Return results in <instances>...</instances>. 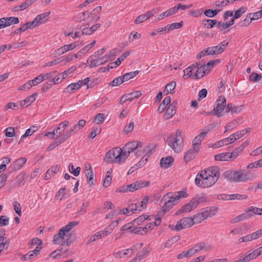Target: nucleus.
Listing matches in <instances>:
<instances>
[{
  "label": "nucleus",
  "mask_w": 262,
  "mask_h": 262,
  "mask_svg": "<svg viewBox=\"0 0 262 262\" xmlns=\"http://www.w3.org/2000/svg\"><path fill=\"white\" fill-rule=\"evenodd\" d=\"M219 177V168L218 167H211L201 171L196 175L195 184L200 187H210L216 183Z\"/></svg>",
  "instance_id": "1"
},
{
  "label": "nucleus",
  "mask_w": 262,
  "mask_h": 262,
  "mask_svg": "<svg viewBox=\"0 0 262 262\" xmlns=\"http://www.w3.org/2000/svg\"><path fill=\"white\" fill-rule=\"evenodd\" d=\"M223 176L227 180L234 182H246L252 181L254 179V175H252L249 170H231L225 171Z\"/></svg>",
  "instance_id": "2"
},
{
  "label": "nucleus",
  "mask_w": 262,
  "mask_h": 262,
  "mask_svg": "<svg viewBox=\"0 0 262 262\" xmlns=\"http://www.w3.org/2000/svg\"><path fill=\"white\" fill-rule=\"evenodd\" d=\"M166 142L175 152L181 151L184 146L183 132L180 129H177L175 133L167 137Z\"/></svg>",
  "instance_id": "3"
},
{
  "label": "nucleus",
  "mask_w": 262,
  "mask_h": 262,
  "mask_svg": "<svg viewBox=\"0 0 262 262\" xmlns=\"http://www.w3.org/2000/svg\"><path fill=\"white\" fill-rule=\"evenodd\" d=\"M126 158H124V153L120 147H115L106 152L104 160L107 163L120 164L124 162Z\"/></svg>",
  "instance_id": "4"
},
{
  "label": "nucleus",
  "mask_w": 262,
  "mask_h": 262,
  "mask_svg": "<svg viewBox=\"0 0 262 262\" xmlns=\"http://www.w3.org/2000/svg\"><path fill=\"white\" fill-rule=\"evenodd\" d=\"M143 143L140 141L135 140L128 142L125 144L122 149L124 153V158L126 159L129 157V154L132 152L136 151V155L137 156H142L141 152H143L144 147L143 146Z\"/></svg>",
  "instance_id": "5"
},
{
  "label": "nucleus",
  "mask_w": 262,
  "mask_h": 262,
  "mask_svg": "<svg viewBox=\"0 0 262 262\" xmlns=\"http://www.w3.org/2000/svg\"><path fill=\"white\" fill-rule=\"evenodd\" d=\"M228 43L224 41L217 46L208 47L206 49L201 51L197 55L198 58H201L206 55H216L223 52Z\"/></svg>",
  "instance_id": "6"
},
{
  "label": "nucleus",
  "mask_w": 262,
  "mask_h": 262,
  "mask_svg": "<svg viewBox=\"0 0 262 262\" xmlns=\"http://www.w3.org/2000/svg\"><path fill=\"white\" fill-rule=\"evenodd\" d=\"M78 222L76 221L71 222L66 226L62 227L59 229L58 233L54 235L53 242L55 244H60L61 241L64 239V236L66 235V233L69 232L74 227L78 225Z\"/></svg>",
  "instance_id": "7"
},
{
  "label": "nucleus",
  "mask_w": 262,
  "mask_h": 262,
  "mask_svg": "<svg viewBox=\"0 0 262 262\" xmlns=\"http://www.w3.org/2000/svg\"><path fill=\"white\" fill-rule=\"evenodd\" d=\"M217 210V209L215 207H212L206 209L201 213L194 215L193 216V220H194L195 224L200 223L208 217H211L214 216L216 214Z\"/></svg>",
  "instance_id": "8"
},
{
  "label": "nucleus",
  "mask_w": 262,
  "mask_h": 262,
  "mask_svg": "<svg viewBox=\"0 0 262 262\" xmlns=\"http://www.w3.org/2000/svg\"><path fill=\"white\" fill-rule=\"evenodd\" d=\"M194 224L193 217H186L178 221L176 225H169V227L171 230L179 231L183 229L190 227Z\"/></svg>",
  "instance_id": "9"
},
{
  "label": "nucleus",
  "mask_w": 262,
  "mask_h": 262,
  "mask_svg": "<svg viewBox=\"0 0 262 262\" xmlns=\"http://www.w3.org/2000/svg\"><path fill=\"white\" fill-rule=\"evenodd\" d=\"M201 198H192L188 203L185 204L181 209L177 211L176 214L183 212H189L196 208L200 203Z\"/></svg>",
  "instance_id": "10"
},
{
  "label": "nucleus",
  "mask_w": 262,
  "mask_h": 262,
  "mask_svg": "<svg viewBox=\"0 0 262 262\" xmlns=\"http://www.w3.org/2000/svg\"><path fill=\"white\" fill-rule=\"evenodd\" d=\"M150 184V181L139 180L129 185L124 186L123 190L124 192L134 191L138 189L146 187L149 186Z\"/></svg>",
  "instance_id": "11"
},
{
  "label": "nucleus",
  "mask_w": 262,
  "mask_h": 262,
  "mask_svg": "<svg viewBox=\"0 0 262 262\" xmlns=\"http://www.w3.org/2000/svg\"><path fill=\"white\" fill-rule=\"evenodd\" d=\"M226 100L225 97L223 96H220L214 106L213 111L215 115L218 117L222 116V113L225 108L226 109Z\"/></svg>",
  "instance_id": "12"
},
{
  "label": "nucleus",
  "mask_w": 262,
  "mask_h": 262,
  "mask_svg": "<svg viewBox=\"0 0 262 262\" xmlns=\"http://www.w3.org/2000/svg\"><path fill=\"white\" fill-rule=\"evenodd\" d=\"M170 193H167L165 194L161 201V203H164V205L162 207L161 211H160V213L161 215H164L165 212L168 211L170 210L174 205L169 200V196L170 195Z\"/></svg>",
  "instance_id": "13"
},
{
  "label": "nucleus",
  "mask_w": 262,
  "mask_h": 262,
  "mask_svg": "<svg viewBox=\"0 0 262 262\" xmlns=\"http://www.w3.org/2000/svg\"><path fill=\"white\" fill-rule=\"evenodd\" d=\"M193 255L198 253L201 250H205L209 252L213 249V246L206 244L205 243L201 242L196 244L194 247L190 249Z\"/></svg>",
  "instance_id": "14"
},
{
  "label": "nucleus",
  "mask_w": 262,
  "mask_h": 262,
  "mask_svg": "<svg viewBox=\"0 0 262 262\" xmlns=\"http://www.w3.org/2000/svg\"><path fill=\"white\" fill-rule=\"evenodd\" d=\"M170 193L169 200L174 205L177 204L178 202L182 198H185L188 196V194L185 191H180L174 193Z\"/></svg>",
  "instance_id": "15"
},
{
  "label": "nucleus",
  "mask_w": 262,
  "mask_h": 262,
  "mask_svg": "<svg viewBox=\"0 0 262 262\" xmlns=\"http://www.w3.org/2000/svg\"><path fill=\"white\" fill-rule=\"evenodd\" d=\"M18 23L19 19L17 17H3L0 19V29Z\"/></svg>",
  "instance_id": "16"
},
{
  "label": "nucleus",
  "mask_w": 262,
  "mask_h": 262,
  "mask_svg": "<svg viewBox=\"0 0 262 262\" xmlns=\"http://www.w3.org/2000/svg\"><path fill=\"white\" fill-rule=\"evenodd\" d=\"M86 121L83 119L80 120L78 122L75 124H74L72 127H71L69 130H68L65 134L66 137H68L69 138L73 132H77L80 130L82 127H83L85 124Z\"/></svg>",
  "instance_id": "17"
},
{
  "label": "nucleus",
  "mask_w": 262,
  "mask_h": 262,
  "mask_svg": "<svg viewBox=\"0 0 262 262\" xmlns=\"http://www.w3.org/2000/svg\"><path fill=\"white\" fill-rule=\"evenodd\" d=\"M177 102L176 101L170 103L165 113L164 117L166 119H168L174 115L176 112Z\"/></svg>",
  "instance_id": "18"
},
{
  "label": "nucleus",
  "mask_w": 262,
  "mask_h": 262,
  "mask_svg": "<svg viewBox=\"0 0 262 262\" xmlns=\"http://www.w3.org/2000/svg\"><path fill=\"white\" fill-rule=\"evenodd\" d=\"M207 134V130L205 132H203L202 133L200 134L199 135L195 137V138L192 141V147H194V149H199L200 148V146L201 145V143L203 139L206 137Z\"/></svg>",
  "instance_id": "19"
},
{
  "label": "nucleus",
  "mask_w": 262,
  "mask_h": 262,
  "mask_svg": "<svg viewBox=\"0 0 262 262\" xmlns=\"http://www.w3.org/2000/svg\"><path fill=\"white\" fill-rule=\"evenodd\" d=\"M197 69L196 63L195 64H192L188 68L185 69L183 72L184 74L183 78L187 79L189 77H191L194 79V74H195V70Z\"/></svg>",
  "instance_id": "20"
},
{
  "label": "nucleus",
  "mask_w": 262,
  "mask_h": 262,
  "mask_svg": "<svg viewBox=\"0 0 262 262\" xmlns=\"http://www.w3.org/2000/svg\"><path fill=\"white\" fill-rule=\"evenodd\" d=\"M94 56H92L90 57L89 59L90 60V67H98L100 65L103 64L106 62V60L105 59V57H98L96 58H93Z\"/></svg>",
  "instance_id": "21"
},
{
  "label": "nucleus",
  "mask_w": 262,
  "mask_h": 262,
  "mask_svg": "<svg viewBox=\"0 0 262 262\" xmlns=\"http://www.w3.org/2000/svg\"><path fill=\"white\" fill-rule=\"evenodd\" d=\"M78 46V43L76 42L72 43L70 45H66L62 46L56 50V52L58 53L59 55H61L64 54V53L72 51L74 50Z\"/></svg>",
  "instance_id": "22"
},
{
  "label": "nucleus",
  "mask_w": 262,
  "mask_h": 262,
  "mask_svg": "<svg viewBox=\"0 0 262 262\" xmlns=\"http://www.w3.org/2000/svg\"><path fill=\"white\" fill-rule=\"evenodd\" d=\"M154 148H149V147H145L143 149L142 155H144L141 160L139 162L142 166L144 165L148 160V157L151 154Z\"/></svg>",
  "instance_id": "23"
},
{
  "label": "nucleus",
  "mask_w": 262,
  "mask_h": 262,
  "mask_svg": "<svg viewBox=\"0 0 262 262\" xmlns=\"http://www.w3.org/2000/svg\"><path fill=\"white\" fill-rule=\"evenodd\" d=\"M199 149H196L193 147L190 148L185 153L184 156V160L186 162H188L195 158L196 155L198 154Z\"/></svg>",
  "instance_id": "24"
},
{
  "label": "nucleus",
  "mask_w": 262,
  "mask_h": 262,
  "mask_svg": "<svg viewBox=\"0 0 262 262\" xmlns=\"http://www.w3.org/2000/svg\"><path fill=\"white\" fill-rule=\"evenodd\" d=\"M93 15V12H90L85 11L78 13L75 17V19L77 22H82L88 20L91 15Z\"/></svg>",
  "instance_id": "25"
},
{
  "label": "nucleus",
  "mask_w": 262,
  "mask_h": 262,
  "mask_svg": "<svg viewBox=\"0 0 262 262\" xmlns=\"http://www.w3.org/2000/svg\"><path fill=\"white\" fill-rule=\"evenodd\" d=\"M41 247L36 246L35 249L32 251H29L27 254H25L22 257V260H26L28 259H31L32 258L34 257L38 254H39L40 250Z\"/></svg>",
  "instance_id": "26"
},
{
  "label": "nucleus",
  "mask_w": 262,
  "mask_h": 262,
  "mask_svg": "<svg viewBox=\"0 0 262 262\" xmlns=\"http://www.w3.org/2000/svg\"><path fill=\"white\" fill-rule=\"evenodd\" d=\"M135 248H130L119 251L115 254L116 258H125L133 254Z\"/></svg>",
  "instance_id": "27"
},
{
  "label": "nucleus",
  "mask_w": 262,
  "mask_h": 262,
  "mask_svg": "<svg viewBox=\"0 0 262 262\" xmlns=\"http://www.w3.org/2000/svg\"><path fill=\"white\" fill-rule=\"evenodd\" d=\"M10 244V239L4 236H0V254L4 250H7Z\"/></svg>",
  "instance_id": "28"
},
{
  "label": "nucleus",
  "mask_w": 262,
  "mask_h": 262,
  "mask_svg": "<svg viewBox=\"0 0 262 262\" xmlns=\"http://www.w3.org/2000/svg\"><path fill=\"white\" fill-rule=\"evenodd\" d=\"M242 110V106H236L232 103H229L226 107V112H230L232 114H237Z\"/></svg>",
  "instance_id": "29"
},
{
  "label": "nucleus",
  "mask_w": 262,
  "mask_h": 262,
  "mask_svg": "<svg viewBox=\"0 0 262 262\" xmlns=\"http://www.w3.org/2000/svg\"><path fill=\"white\" fill-rule=\"evenodd\" d=\"M149 199L148 196H145L141 202L135 203L137 205V212H139L146 208Z\"/></svg>",
  "instance_id": "30"
},
{
  "label": "nucleus",
  "mask_w": 262,
  "mask_h": 262,
  "mask_svg": "<svg viewBox=\"0 0 262 262\" xmlns=\"http://www.w3.org/2000/svg\"><path fill=\"white\" fill-rule=\"evenodd\" d=\"M197 69L195 70V74H194V79H200L203 77L204 74L207 72L204 68L200 63H196Z\"/></svg>",
  "instance_id": "31"
},
{
  "label": "nucleus",
  "mask_w": 262,
  "mask_h": 262,
  "mask_svg": "<svg viewBox=\"0 0 262 262\" xmlns=\"http://www.w3.org/2000/svg\"><path fill=\"white\" fill-rule=\"evenodd\" d=\"M100 27V24H96L91 27H86L82 29V35H91Z\"/></svg>",
  "instance_id": "32"
},
{
  "label": "nucleus",
  "mask_w": 262,
  "mask_h": 262,
  "mask_svg": "<svg viewBox=\"0 0 262 262\" xmlns=\"http://www.w3.org/2000/svg\"><path fill=\"white\" fill-rule=\"evenodd\" d=\"M173 161L174 159L172 157L162 158L160 161V165L161 167L167 168L172 165Z\"/></svg>",
  "instance_id": "33"
},
{
  "label": "nucleus",
  "mask_w": 262,
  "mask_h": 262,
  "mask_svg": "<svg viewBox=\"0 0 262 262\" xmlns=\"http://www.w3.org/2000/svg\"><path fill=\"white\" fill-rule=\"evenodd\" d=\"M60 168V165H57L55 166L52 167L49 169H48L45 174V179H50L52 176L54 175L55 173H56L59 170Z\"/></svg>",
  "instance_id": "34"
},
{
  "label": "nucleus",
  "mask_w": 262,
  "mask_h": 262,
  "mask_svg": "<svg viewBox=\"0 0 262 262\" xmlns=\"http://www.w3.org/2000/svg\"><path fill=\"white\" fill-rule=\"evenodd\" d=\"M171 98L170 97H166L164 98L162 103L160 104L158 111L159 113H163L165 110L166 106L170 103Z\"/></svg>",
  "instance_id": "35"
},
{
  "label": "nucleus",
  "mask_w": 262,
  "mask_h": 262,
  "mask_svg": "<svg viewBox=\"0 0 262 262\" xmlns=\"http://www.w3.org/2000/svg\"><path fill=\"white\" fill-rule=\"evenodd\" d=\"M215 161H230L229 152H223L214 156Z\"/></svg>",
  "instance_id": "36"
},
{
  "label": "nucleus",
  "mask_w": 262,
  "mask_h": 262,
  "mask_svg": "<svg viewBox=\"0 0 262 262\" xmlns=\"http://www.w3.org/2000/svg\"><path fill=\"white\" fill-rule=\"evenodd\" d=\"M68 139V137H66V134H64L62 138L60 139L59 141H56L51 144H50V145L48 147V150L51 151L54 149L56 146H58L59 144H60L62 143H63L65 142L67 139Z\"/></svg>",
  "instance_id": "37"
},
{
  "label": "nucleus",
  "mask_w": 262,
  "mask_h": 262,
  "mask_svg": "<svg viewBox=\"0 0 262 262\" xmlns=\"http://www.w3.org/2000/svg\"><path fill=\"white\" fill-rule=\"evenodd\" d=\"M113 230L114 229L109 225L104 229V230L98 232V234L96 236L103 237L107 236L113 231Z\"/></svg>",
  "instance_id": "38"
},
{
  "label": "nucleus",
  "mask_w": 262,
  "mask_h": 262,
  "mask_svg": "<svg viewBox=\"0 0 262 262\" xmlns=\"http://www.w3.org/2000/svg\"><path fill=\"white\" fill-rule=\"evenodd\" d=\"M50 14V11L46 12L38 15L34 19L35 20V21H36L37 24L39 25L40 24L44 23L45 21L43 19L47 17Z\"/></svg>",
  "instance_id": "39"
},
{
  "label": "nucleus",
  "mask_w": 262,
  "mask_h": 262,
  "mask_svg": "<svg viewBox=\"0 0 262 262\" xmlns=\"http://www.w3.org/2000/svg\"><path fill=\"white\" fill-rule=\"evenodd\" d=\"M217 24L216 19H204L202 20V25L208 29L213 28Z\"/></svg>",
  "instance_id": "40"
},
{
  "label": "nucleus",
  "mask_w": 262,
  "mask_h": 262,
  "mask_svg": "<svg viewBox=\"0 0 262 262\" xmlns=\"http://www.w3.org/2000/svg\"><path fill=\"white\" fill-rule=\"evenodd\" d=\"M27 162V159L25 158H21L16 160L14 164V169L15 170H18L20 169L23 165L25 164Z\"/></svg>",
  "instance_id": "41"
},
{
  "label": "nucleus",
  "mask_w": 262,
  "mask_h": 262,
  "mask_svg": "<svg viewBox=\"0 0 262 262\" xmlns=\"http://www.w3.org/2000/svg\"><path fill=\"white\" fill-rule=\"evenodd\" d=\"M88 165L89 167V170H88V171L86 173V179H87V181H88V183L90 186H92L94 184V183L93 181V173L92 167H91L90 164L88 163Z\"/></svg>",
  "instance_id": "42"
},
{
  "label": "nucleus",
  "mask_w": 262,
  "mask_h": 262,
  "mask_svg": "<svg viewBox=\"0 0 262 262\" xmlns=\"http://www.w3.org/2000/svg\"><path fill=\"white\" fill-rule=\"evenodd\" d=\"M248 132L249 130L248 129H246L245 130H239L234 134H232L231 136L233 138L234 142L240 139L241 137L246 134Z\"/></svg>",
  "instance_id": "43"
},
{
  "label": "nucleus",
  "mask_w": 262,
  "mask_h": 262,
  "mask_svg": "<svg viewBox=\"0 0 262 262\" xmlns=\"http://www.w3.org/2000/svg\"><path fill=\"white\" fill-rule=\"evenodd\" d=\"M175 13H176V9L174 8V7L171 8L169 9V10H168L167 11L161 13L159 15V16L161 18H159L158 20L163 19V18H164L165 17L170 16Z\"/></svg>",
  "instance_id": "44"
},
{
  "label": "nucleus",
  "mask_w": 262,
  "mask_h": 262,
  "mask_svg": "<svg viewBox=\"0 0 262 262\" xmlns=\"http://www.w3.org/2000/svg\"><path fill=\"white\" fill-rule=\"evenodd\" d=\"M138 73V71L127 73L122 76V78L124 82H125L135 77Z\"/></svg>",
  "instance_id": "45"
},
{
  "label": "nucleus",
  "mask_w": 262,
  "mask_h": 262,
  "mask_svg": "<svg viewBox=\"0 0 262 262\" xmlns=\"http://www.w3.org/2000/svg\"><path fill=\"white\" fill-rule=\"evenodd\" d=\"M111 173L112 172L110 171H108L106 173V176L103 183V185L104 187H108L112 183Z\"/></svg>",
  "instance_id": "46"
},
{
  "label": "nucleus",
  "mask_w": 262,
  "mask_h": 262,
  "mask_svg": "<svg viewBox=\"0 0 262 262\" xmlns=\"http://www.w3.org/2000/svg\"><path fill=\"white\" fill-rule=\"evenodd\" d=\"M258 256H259V255L257 252V250H255L254 251L248 254L247 255L245 256L244 257V258L246 262H249L251 260L256 258Z\"/></svg>",
  "instance_id": "47"
},
{
  "label": "nucleus",
  "mask_w": 262,
  "mask_h": 262,
  "mask_svg": "<svg viewBox=\"0 0 262 262\" xmlns=\"http://www.w3.org/2000/svg\"><path fill=\"white\" fill-rule=\"evenodd\" d=\"M142 93L141 91H135L131 93L128 94L127 96L128 101H132L135 99H137L139 98L142 95Z\"/></svg>",
  "instance_id": "48"
},
{
  "label": "nucleus",
  "mask_w": 262,
  "mask_h": 262,
  "mask_svg": "<svg viewBox=\"0 0 262 262\" xmlns=\"http://www.w3.org/2000/svg\"><path fill=\"white\" fill-rule=\"evenodd\" d=\"M38 130V127L33 126H31L30 128L28 129L25 134H24L21 137V139L24 138H26L28 136H30L33 133H35Z\"/></svg>",
  "instance_id": "49"
},
{
  "label": "nucleus",
  "mask_w": 262,
  "mask_h": 262,
  "mask_svg": "<svg viewBox=\"0 0 262 262\" xmlns=\"http://www.w3.org/2000/svg\"><path fill=\"white\" fill-rule=\"evenodd\" d=\"M253 240L254 238L253 237V235L252 233H251L246 235V236H244L243 237H240L238 239V244H239L243 242H248Z\"/></svg>",
  "instance_id": "50"
},
{
  "label": "nucleus",
  "mask_w": 262,
  "mask_h": 262,
  "mask_svg": "<svg viewBox=\"0 0 262 262\" xmlns=\"http://www.w3.org/2000/svg\"><path fill=\"white\" fill-rule=\"evenodd\" d=\"M252 18H251L250 14H248L246 16V18L239 23V25L241 27L248 26L252 23Z\"/></svg>",
  "instance_id": "51"
},
{
  "label": "nucleus",
  "mask_w": 262,
  "mask_h": 262,
  "mask_svg": "<svg viewBox=\"0 0 262 262\" xmlns=\"http://www.w3.org/2000/svg\"><path fill=\"white\" fill-rule=\"evenodd\" d=\"M176 86V83L174 81H171L170 83H168L164 90V93H166V94H168V93L171 92L173 90Z\"/></svg>",
  "instance_id": "52"
},
{
  "label": "nucleus",
  "mask_w": 262,
  "mask_h": 262,
  "mask_svg": "<svg viewBox=\"0 0 262 262\" xmlns=\"http://www.w3.org/2000/svg\"><path fill=\"white\" fill-rule=\"evenodd\" d=\"M81 87L79 85V83H78V82H77L76 83H72L69 84L67 86V89L68 90V91L69 93H73L74 90H78Z\"/></svg>",
  "instance_id": "53"
},
{
  "label": "nucleus",
  "mask_w": 262,
  "mask_h": 262,
  "mask_svg": "<svg viewBox=\"0 0 262 262\" xmlns=\"http://www.w3.org/2000/svg\"><path fill=\"white\" fill-rule=\"evenodd\" d=\"M69 170L75 176H78L80 172L81 168L80 167H77L75 168L72 164H70L69 166Z\"/></svg>",
  "instance_id": "54"
},
{
  "label": "nucleus",
  "mask_w": 262,
  "mask_h": 262,
  "mask_svg": "<svg viewBox=\"0 0 262 262\" xmlns=\"http://www.w3.org/2000/svg\"><path fill=\"white\" fill-rule=\"evenodd\" d=\"M246 11H247V8L246 7H241L239 9H238V10H237L235 11V14L233 15V17L235 19H237L241 17V16L242 15V14L246 12Z\"/></svg>",
  "instance_id": "55"
},
{
  "label": "nucleus",
  "mask_w": 262,
  "mask_h": 262,
  "mask_svg": "<svg viewBox=\"0 0 262 262\" xmlns=\"http://www.w3.org/2000/svg\"><path fill=\"white\" fill-rule=\"evenodd\" d=\"M123 82H124V81L122 78V76H119L115 78L113 81H112L110 85L113 86H117L120 85Z\"/></svg>",
  "instance_id": "56"
},
{
  "label": "nucleus",
  "mask_w": 262,
  "mask_h": 262,
  "mask_svg": "<svg viewBox=\"0 0 262 262\" xmlns=\"http://www.w3.org/2000/svg\"><path fill=\"white\" fill-rule=\"evenodd\" d=\"M262 77L260 75L256 73H252L249 76V80L255 82L259 81L261 79Z\"/></svg>",
  "instance_id": "57"
},
{
  "label": "nucleus",
  "mask_w": 262,
  "mask_h": 262,
  "mask_svg": "<svg viewBox=\"0 0 262 262\" xmlns=\"http://www.w3.org/2000/svg\"><path fill=\"white\" fill-rule=\"evenodd\" d=\"M193 256L190 249H189L187 251H183L181 253L179 254L177 256V258L179 259H182L184 257H189Z\"/></svg>",
  "instance_id": "58"
},
{
  "label": "nucleus",
  "mask_w": 262,
  "mask_h": 262,
  "mask_svg": "<svg viewBox=\"0 0 262 262\" xmlns=\"http://www.w3.org/2000/svg\"><path fill=\"white\" fill-rule=\"evenodd\" d=\"M219 12V10H213L211 9H208L204 11V14L207 17H213L215 16Z\"/></svg>",
  "instance_id": "59"
},
{
  "label": "nucleus",
  "mask_w": 262,
  "mask_h": 262,
  "mask_svg": "<svg viewBox=\"0 0 262 262\" xmlns=\"http://www.w3.org/2000/svg\"><path fill=\"white\" fill-rule=\"evenodd\" d=\"M129 52H126L124 53L120 57L118 58L116 61L113 63L116 64V66H119L121 63V61H123L124 59H125L128 56H129Z\"/></svg>",
  "instance_id": "60"
},
{
  "label": "nucleus",
  "mask_w": 262,
  "mask_h": 262,
  "mask_svg": "<svg viewBox=\"0 0 262 262\" xmlns=\"http://www.w3.org/2000/svg\"><path fill=\"white\" fill-rule=\"evenodd\" d=\"M252 20H257L262 17V10H260L256 12L249 13Z\"/></svg>",
  "instance_id": "61"
},
{
  "label": "nucleus",
  "mask_w": 262,
  "mask_h": 262,
  "mask_svg": "<svg viewBox=\"0 0 262 262\" xmlns=\"http://www.w3.org/2000/svg\"><path fill=\"white\" fill-rule=\"evenodd\" d=\"M180 237L179 235L174 236L171 237L170 239H168L166 243V246H170L173 244L177 242L180 239Z\"/></svg>",
  "instance_id": "62"
},
{
  "label": "nucleus",
  "mask_w": 262,
  "mask_h": 262,
  "mask_svg": "<svg viewBox=\"0 0 262 262\" xmlns=\"http://www.w3.org/2000/svg\"><path fill=\"white\" fill-rule=\"evenodd\" d=\"M216 62H217V60H210L207 64L202 65V66L205 71L208 72Z\"/></svg>",
  "instance_id": "63"
},
{
  "label": "nucleus",
  "mask_w": 262,
  "mask_h": 262,
  "mask_svg": "<svg viewBox=\"0 0 262 262\" xmlns=\"http://www.w3.org/2000/svg\"><path fill=\"white\" fill-rule=\"evenodd\" d=\"M134 127V123L133 122H131L124 127L123 132L126 134L130 133L133 131Z\"/></svg>",
  "instance_id": "64"
}]
</instances>
